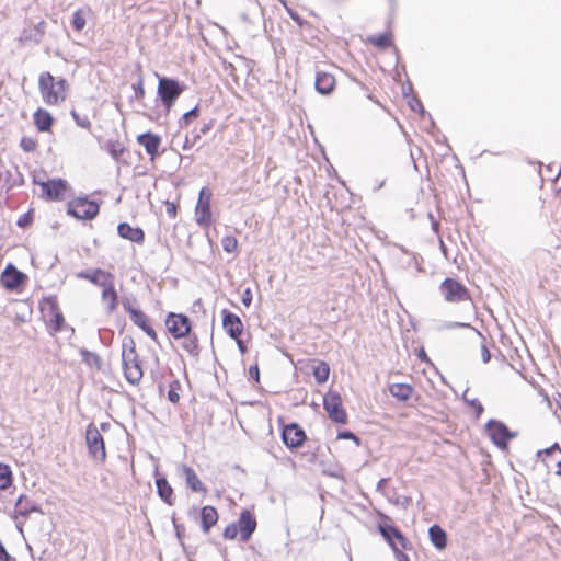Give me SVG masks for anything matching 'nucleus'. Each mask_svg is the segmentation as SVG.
<instances>
[{"instance_id": "1", "label": "nucleus", "mask_w": 561, "mask_h": 561, "mask_svg": "<svg viewBox=\"0 0 561 561\" xmlns=\"http://www.w3.org/2000/svg\"><path fill=\"white\" fill-rule=\"evenodd\" d=\"M38 89L47 105H56L60 101H65L68 82L65 78L55 80L49 71H44L38 78Z\"/></svg>"}, {"instance_id": "2", "label": "nucleus", "mask_w": 561, "mask_h": 561, "mask_svg": "<svg viewBox=\"0 0 561 561\" xmlns=\"http://www.w3.org/2000/svg\"><path fill=\"white\" fill-rule=\"evenodd\" d=\"M156 76L158 78L157 98L168 115L176 100L186 90V85L175 78L160 76L159 73H156Z\"/></svg>"}, {"instance_id": "3", "label": "nucleus", "mask_w": 561, "mask_h": 561, "mask_svg": "<svg viewBox=\"0 0 561 561\" xmlns=\"http://www.w3.org/2000/svg\"><path fill=\"white\" fill-rule=\"evenodd\" d=\"M100 213V204L87 196L75 197L67 204V214L79 220H92Z\"/></svg>"}, {"instance_id": "4", "label": "nucleus", "mask_w": 561, "mask_h": 561, "mask_svg": "<svg viewBox=\"0 0 561 561\" xmlns=\"http://www.w3.org/2000/svg\"><path fill=\"white\" fill-rule=\"evenodd\" d=\"M377 529L390 548L400 545L402 549H412V545L404 534L392 523L387 515H381Z\"/></svg>"}, {"instance_id": "5", "label": "nucleus", "mask_w": 561, "mask_h": 561, "mask_svg": "<svg viewBox=\"0 0 561 561\" xmlns=\"http://www.w3.org/2000/svg\"><path fill=\"white\" fill-rule=\"evenodd\" d=\"M485 432L491 442L501 450L507 449L510 442L518 435L517 432L511 431L504 422L495 419L488 421Z\"/></svg>"}, {"instance_id": "6", "label": "nucleus", "mask_w": 561, "mask_h": 561, "mask_svg": "<svg viewBox=\"0 0 561 561\" xmlns=\"http://www.w3.org/2000/svg\"><path fill=\"white\" fill-rule=\"evenodd\" d=\"M323 409L332 422L336 424L347 423V413L342 405V398L337 391L330 390L324 394Z\"/></svg>"}, {"instance_id": "7", "label": "nucleus", "mask_w": 561, "mask_h": 561, "mask_svg": "<svg viewBox=\"0 0 561 561\" xmlns=\"http://www.w3.org/2000/svg\"><path fill=\"white\" fill-rule=\"evenodd\" d=\"M439 291L447 302H460L470 299L468 288L453 277H446L440 283Z\"/></svg>"}, {"instance_id": "8", "label": "nucleus", "mask_w": 561, "mask_h": 561, "mask_svg": "<svg viewBox=\"0 0 561 561\" xmlns=\"http://www.w3.org/2000/svg\"><path fill=\"white\" fill-rule=\"evenodd\" d=\"M122 306L129 314L131 322L142 330L151 340L157 342L158 335L150 324L148 316L141 309L134 307L128 298L122 300Z\"/></svg>"}, {"instance_id": "9", "label": "nucleus", "mask_w": 561, "mask_h": 561, "mask_svg": "<svg viewBox=\"0 0 561 561\" xmlns=\"http://www.w3.org/2000/svg\"><path fill=\"white\" fill-rule=\"evenodd\" d=\"M164 322L168 332L175 340L186 337L192 330L191 319L184 313L169 312Z\"/></svg>"}, {"instance_id": "10", "label": "nucleus", "mask_w": 561, "mask_h": 561, "mask_svg": "<svg viewBox=\"0 0 561 561\" xmlns=\"http://www.w3.org/2000/svg\"><path fill=\"white\" fill-rule=\"evenodd\" d=\"M85 442L89 455L100 461H105L106 449L104 438L94 424H89L85 431Z\"/></svg>"}, {"instance_id": "11", "label": "nucleus", "mask_w": 561, "mask_h": 561, "mask_svg": "<svg viewBox=\"0 0 561 561\" xmlns=\"http://www.w3.org/2000/svg\"><path fill=\"white\" fill-rule=\"evenodd\" d=\"M211 191L204 186L198 193V199L195 206V220L201 227H209L211 225Z\"/></svg>"}, {"instance_id": "12", "label": "nucleus", "mask_w": 561, "mask_h": 561, "mask_svg": "<svg viewBox=\"0 0 561 561\" xmlns=\"http://www.w3.org/2000/svg\"><path fill=\"white\" fill-rule=\"evenodd\" d=\"M34 183L42 187L43 197L49 202L61 201L69 187L68 182L60 178L49 179L47 181H37L34 179Z\"/></svg>"}, {"instance_id": "13", "label": "nucleus", "mask_w": 561, "mask_h": 561, "mask_svg": "<svg viewBox=\"0 0 561 561\" xmlns=\"http://www.w3.org/2000/svg\"><path fill=\"white\" fill-rule=\"evenodd\" d=\"M280 437L284 445L289 449L301 447L307 439L305 430L296 422L284 425Z\"/></svg>"}, {"instance_id": "14", "label": "nucleus", "mask_w": 561, "mask_h": 561, "mask_svg": "<svg viewBox=\"0 0 561 561\" xmlns=\"http://www.w3.org/2000/svg\"><path fill=\"white\" fill-rule=\"evenodd\" d=\"M26 279V274L18 270L13 263H8L0 275V284L10 291L21 288Z\"/></svg>"}, {"instance_id": "15", "label": "nucleus", "mask_w": 561, "mask_h": 561, "mask_svg": "<svg viewBox=\"0 0 561 561\" xmlns=\"http://www.w3.org/2000/svg\"><path fill=\"white\" fill-rule=\"evenodd\" d=\"M122 367L124 376L130 385L136 386L140 382L144 376V370L138 354L122 358Z\"/></svg>"}, {"instance_id": "16", "label": "nucleus", "mask_w": 561, "mask_h": 561, "mask_svg": "<svg viewBox=\"0 0 561 561\" xmlns=\"http://www.w3.org/2000/svg\"><path fill=\"white\" fill-rule=\"evenodd\" d=\"M221 317L222 327L227 335L230 339L238 341V337L242 335L244 329L240 317L228 309H222Z\"/></svg>"}, {"instance_id": "17", "label": "nucleus", "mask_w": 561, "mask_h": 561, "mask_svg": "<svg viewBox=\"0 0 561 561\" xmlns=\"http://www.w3.org/2000/svg\"><path fill=\"white\" fill-rule=\"evenodd\" d=\"M32 513L44 514L39 504L31 500L27 495L21 494L15 501L12 518L27 519Z\"/></svg>"}, {"instance_id": "18", "label": "nucleus", "mask_w": 561, "mask_h": 561, "mask_svg": "<svg viewBox=\"0 0 561 561\" xmlns=\"http://www.w3.org/2000/svg\"><path fill=\"white\" fill-rule=\"evenodd\" d=\"M236 524L239 528L240 539L243 542L250 540L257 526L255 515L247 508L242 510Z\"/></svg>"}, {"instance_id": "19", "label": "nucleus", "mask_w": 561, "mask_h": 561, "mask_svg": "<svg viewBox=\"0 0 561 561\" xmlns=\"http://www.w3.org/2000/svg\"><path fill=\"white\" fill-rule=\"evenodd\" d=\"M161 137L150 130L137 136V142L144 147L146 153L154 160L159 156V148L161 146Z\"/></svg>"}, {"instance_id": "20", "label": "nucleus", "mask_w": 561, "mask_h": 561, "mask_svg": "<svg viewBox=\"0 0 561 561\" xmlns=\"http://www.w3.org/2000/svg\"><path fill=\"white\" fill-rule=\"evenodd\" d=\"M537 459L541 460L547 468L558 467L557 473L561 472V448L557 443L552 446L537 451Z\"/></svg>"}, {"instance_id": "21", "label": "nucleus", "mask_w": 561, "mask_h": 561, "mask_svg": "<svg viewBox=\"0 0 561 561\" xmlns=\"http://www.w3.org/2000/svg\"><path fill=\"white\" fill-rule=\"evenodd\" d=\"M154 483L157 488V494L160 497V500L170 506L173 505V488L171 486L167 478L159 473L158 468H156L154 470Z\"/></svg>"}, {"instance_id": "22", "label": "nucleus", "mask_w": 561, "mask_h": 561, "mask_svg": "<svg viewBox=\"0 0 561 561\" xmlns=\"http://www.w3.org/2000/svg\"><path fill=\"white\" fill-rule=\"evenodd\" d=\"M77 277L80 279H87L93 285L101 287L107 283L108 278H115L114 274L100 267L80 271L77 273Z\"/></svg>"}, {"instance_id": "23", "label": "nucleus", "mask_w": 561, "mask_h": 561, "mask_svg": "<svg viewBox=\"0 0 561 561\" xmlns=\"http://www.w3.org/2000/svg\"><path fill=\"white\" fill-rule=\"evenodd\" d=\"M117 234L125 240L131 241L139 245L145 242V231L140 227H133L128 222H119L117 226Z\"/></svg>"}, {"instance_id": "24", "label": "nucleus", "mask_w": 561, "mask_h": 561, "mask_svg": "<svg viewBox=\"0 0 561 561\" xmlns=\"http://www.w3.org/2000/svg\"><path fill=\"white\" fill-rule=\"evenodd\" d=\"M335 78L329 72L318 71L314 80V89L319 94L330 95L335 89Z\"/></svg>"}, {"instance_id": "25", "label": "nucleus", "mask_w": 561, "mask_h": 561, "mask_svg": "<svg viewBox=\"0 0 561 561\" xmlns=\"http://www.w3.org/2000/svg\"><path fill=\"white\" fill-rule=\"evenodd\" d=\"M181 470H182L183 477L185 479L186 486L192 492H196V493L202 492L204 494L207 493V488L201 481V479L198 478V476L196 474L195 470L192 467H190L187 465H182Z\"/></svg>"}, {"instance_id": "26", "label": "nucleus", "mask_w": 561, "mask_h": 561, "mask_svg": "<svg viewBox=\"0 0 561 561\" xmlns=\"http://www.w3.org/2000/svg\"><path fill=\"white\" fill-rule=\"evenodd\" d=\"M34 125L41 133L50 131L55 123L53 115L45 108L38 107L33 114Z\"/></svg>"}, {"instance_id": "27", "label": "nucleus", "mask_w": 561, "mask_h": 561, "mask_svg": "<svg viewBox=\"0 0 561 561\" xmlns=\"http://www.w3.org/2000/svg\"><path fill=\"white\" fill-rule=\"evenodd\" d=\"M115 278H108L107 283L102 287V300L107 301L106 312L112 313L118 306V294L114 286Z\"/></svg>"}, {"instance_id": "28", "label": "nucleus", "mask_w": 561, "mask_h": 561, "mask_svg": "<svg viewBox=\"0 0 561 561\" xmlns=\"http://www.w3.org/2000/svg\"><path fill=\"white\" fill-rule=\"evenodd\" d=\"M201 528L204 534H208L218 522V512L213 505H206L201 508Z\"/></svg>"}, {"instance_id": "29", "label": "nucleus", "mask_w": 561, "mask_h": 561, "mask_svg": "<svg viewBox=\"0 0 561 561\" xmlns=\"http://www.w3.org/2000/svg\"><path fill=\"white\" fill-rule=\"evenodd\" d=\"M428 537L432 545L439 551L446 549L448 537L446 530L438 524H434L428 528Z\"/></svg>"}, {"instance_id": "30", "label": "nucleus", "mask_w": 561, "mask_h": 561, "mask_svg": "<svg viewBox=\"0 0 561 561\" xmlns=\"http://www.w3.org/2000/svg\"><path fill=\"white\" fill-rule=\"evenodd\" d=\"M390 394L400 402H407L414 392V389L409 383H392L389 387Z\"/></svg>"}, {"instance_id": "31", "label": "nucleus", "mask_w": 561, "mask_h": 561, "mask_svg": "<svg viewBox=\"0 0 561 561\" xmlns=\"http://www.w3.org/2000/svg\"><path fill=\"white\" fill-rule=\"evenodd\" d=\"M312 375L317 383L322 385L328 381L330 376V366L327 362L320 360L318 365L313 366Z\"/></svg>"}, {"instance_id": "32", "label": "nucleus", "mask_w": 561, "mask_h": 561, "mask_svg": "<svg viewBox=\"0 0 561 561\" xmlns=\"http://www.w3.org/2000/svg\"><path fill=\"white\" fill-rule=\"evenodd\" d=\"M408 105L413 112H417L422 117L428 116L431 127L436 128L435 122L432 118V116L425 111L421 100L417 98V95H410V99L408 100Z\"/></svg>"}, {"instance_id": "33", "label": "nucleus", "mask_w": 561, "mask_h": 561, "mask_svg": "<svg viewBox=\"0 0 561 561\" xmlns=\"http://www.w3.org/2000/svg\"><path fill=\"white\" fill-rule=\"evenodd\" d=\"M13 483V474L9 465L0 462V490H8Z\"/></svg>"}, {"instance_id": "34", "label": "nucleus", "mask_w": 561, "mask_h": 561, "mask_svg": "<svg viewBox=\"0 0 561 561\" xmlns=\"http://www.w3.org/2000/svg\"><path fill=\"white\" fill-rule=\"evenodd\" d=\"M470 329L472 330L478 336H480L481 339L485 340L484 335L478 330L476 329L474 327H472L470 323H466V322H457V321H447V322H444L442 323L437 330L438 331H443V330H453V329Z\"/></svg>"}, {"instance_id": "35", "label": "nucleus", "mask_w": 561, "mask_h": 561, "mask_svg": "<svg viewBox=\"0 0 561 561\" xmlns=\"http://www.w3.org/2000/svg\"><path fill=\"white\" fill-rule=\"evenodd\" d=\"M79 353H80V356H81L83 363H85L87 365H89L91 367H95L96 369H101L102 359L96 353L91 352L87 348H81Z\"/></svg>"}, {"instance_id": "36", "label": "nucleus", "mask_w": 561, "mask_h": 561, "mask_svg": "<svg viewBox=\"0 0 561 561\" xmlns=\"http://www.w3.org/2000/svg\"><path fill=\"white\" fill-rule=\"evenodd\" d=\"M5 182L8 184V190L24 185V176L18 165H14V172L7 171Z\"/></svg>"}, {"instance_id": "37", "label": "nucleus", "mask_w": 561, "mask_h": 561, "mask_svg": "<svg viewBox=\"0 0 561 561\" xmlns=\"http://www.w3.org/2000/svg\"><path fill=\"white\" fill-rule=\"evenodd\" d=\"M201 115L199 104H196L193 108L185 112L179 119L178 125L179 128H186L194 119H196Z\"/></svg>"}, {"instance_id": "38", "label": "nucleus", "mask_w": 561, "mask_h": 561, "mask_svg": "<svg viewBox=\"0 0 561 561\" xmlns=\"http://www.w3.org/2000/svg\"><path fill=\"white\" fill-rule=\"evenodd\" d=\"M105 150L108 152V154L114 159V160H119V158L122 157V154L124 153L125 151V147L124 145L119 141V140H112V139H108L106 142H105Z\"/></svg>"}, {"instance_id": "39", "label": "nucleus", "mask_w": 561, "mask_h": 561, "mask_svg": "<svg viewBox=\"0 0 561 561\" xmlns=\"http://www.w3.org/2000/svg\"><path fill=\"white\" fill-rule=\"evenodd\" d=\"M49 317L50 334L58 333L66 327L65 317L60 310L54 312Z\"/></svg>"}, {"instance_id": "40", "label": "nucleus", "mask_w": 561, "mask_h": 561, "mask_svg": "<svg viewBox=\"0 0 561 561\" xmlns=\"http://www.w3.org/2000/svg\"><path fill=\"white\" fill-rule=\"evenodd\" d=\"M87 11L88 10H84V9H77L72 13L71 26L73 27L75 31L81 32L85 27V24H87L85 13H87Z\"/></svg>"}, {"instance_id": "41", "label": "nucleus", "mask_w": 561, "mask_h": 561, "mask_svg": "<svg viewBox=\"0 0 561 561\" xmlns=\"http://www.w3.org/2000/svg\"><path fill=\"white\" fill-rule=\"evenodd\" d=\"M369 42L378 48L385 49L391 46L392 38L388 33H379L369 37Z\"/></svg>"}, {"instance_id": "42", "label": "nucleus", "mask_w": 561, "mask_h": 561, "mask_svg": "<svg viewBox=\"0 0 561 561\" xmlns=\"http://www.w3.org/2000/svg\"><path fill=\"white\" fill-rule=\"evenodd\" d=\"M41 310L42 312L47 311L48 316L53 314L56 311H59V305L56 296H47L44 297L41 301Z\"/></svg>"}, {"instance_id": "43", "label": "nucleus", "mask_w": 561, "mask_h": 561, "mask_svg": "<svg viewBox=\"0 0 561 561\" xmlns=\"http://www.w3.org/2000/svg\"><path fill=\"white\" fill-rule=\"evenodd\" d=\"M182 347L194 357L199 355L198 339L196 335H187V339L182 343Z\"/></svg>"}, {"instance_id": "44", "label": "nucleus", "mask_w": 561, "mask_h": 561, "mask_svg": "<svg viewBox=\"0 0 561 561\" xmlns=\"http://www.w3.org/2000/svg\"><path fill=\"white\" fill-rule=\"evenodd\" d=\"M137 354L136 344L131 336H125L122 343V358Z\"/></svg>"}, {"instance_id": "45", "label": "nucleus", "mask_w": 561, "mask_h": 561, "mask_svg": "<svg viewBox=\"0 0 561 561\" xmlns=\"http://www.w3.org/2000/svg\"><path fill=\"white\" fill-rule=\"evenodd\" d=\"M181 390V382L178 380V379H174L170 382L169 385V390H168V400L171 402V403H178L180 401V394H179V391Z\"/></svg>"}, {"instance_id": "46", "label": "nucleus", "mask_w": 561, "mask_h": 561, "mask_svg": "<svg viewBox=\"0 0 561 561\" xmlns=\"http://www.w3.org/2000/svg\"><path fill=\"white\" fill-rule=\"evenodd\" d=\"M238 240L233 236H225L221 239V245L225 252L234 253L238 250Z\"/></svg>"}, {"instance_id": "47", "label": "nucleus", "mask_w": 561, "mask_h": 561, "mask_svg": "<svg viewBox=\"0 0 561 561\" xmlns=\"http://www.w3.org/2000/svg\"><path fill=\"white\" fill-rule=\"evenodd\" d=\"M137 81L131 85L134 90V98L138 100H142L145 98V87H144V77L141 70L139 69Z\"/></svg>"}, {"instance_id": "48", "label": "nucleus", "mask_w": 561, "mask_h": 561, "mask_svg": "<svg viewBox=\"0 0 561 561\" xmlns=\"http://www.w3.org/2000/svg\"><path fill=\"white\" fill-rule=\"evenodd\" d=\"M70 115L79 127L87 129V130L91 129L92 124H91L90 119L88 118V116H85V115L81 116L76 110H71Z\"/></svg>"}, {"instance_id": "49", "label": "nucleus", "mask_w": 561, "mask_h": 561, "mask_svg": "<svg viewBox=\"0 0 561 561\" xmlns=\"http://www.w3.org/2000/svg\"><path fill=\"white\" fill-rule=\"evenodd\" d=\"M337 439L353 440L357 447L362 446V439L354 432L350 430H342L337 432Z\"/></svg>"}, {"instance_id": "50", "label": "nucleus", "mask_w": 561, "mask_h": 561, "mask_svg": "<svg viewBox=\"0 0 561 561\" xmlns=\"http://www.w3.org/2000/svg\"><path fill=\"white\" fill-rule=\"evenodd\" d=\"M33 220H34V213H33V209H30L26 213L22 214L18 218L16 226L22 229H26L33 224Z\"/></svg>"}, {"instance_id": "51", "label": "nucleus", "mask_w": 561, "mask_h": 561, "mask_svg": "<svg viewBox=\"0 0 561 561\" xmlns=\"http://www.w3.org/2000/svg\"><path fill=\"white\" fill-rule=\"evenodd\" d=\"M20 147L25 152H33L36 150L37 141L34 138L23 136L20 140Z\"/></svg>"}, {"instance_id": "52", "label": "nucleus", "mask_w": 561, "mask_h": 561, "mask_svg": "<svg viewBox=\"0 0 561 561\" xmlns=\"http://www.w3.org/2000/svg\"><path fill=\"white\" fill-rule=\"evenodd\" d=\"M463 400L469 407H471L474 410L477 417H479L484 412L482 403L477 398L468 399L466 396H463Z\"/></svg>"}, {"instance_id": "53", "label": "nucleus", "mask_w": 561, "mask_h": 561, "mask_svg": "<svg viewBox=\"0 0 561 561\" xmlns=\"http://www.w3.org/2000/svg\"><path fill=\"white\" fill-rule=\"evenodd\" d=\"M172 524L174 527L175 536L182 547H184L183 538L185 536V527L176 522L175 515L172 516Z\"/></svg>"}, {"instance_id": "54", "label": "nucleus", "mask_w": 561, "mask_h": 561, "mask_svg": "<svg viewBox=\"0 0 561 561\" xmlns=\"http://www.w3.org/2000/svg\"><path fill=\"white\" fill-rule=\"evenodd\" d=\"M239 533V528L236 523H231L227 525V527L224 529L222 536L225 539L232 540L237 537Z\"/></svg>"}, {"instance_id": "55", "label": "nucleus", "mask_w": 561, "mask_h": 561, "mask_svg": "<svg viewBox=\"0 0 561 561\" xmlns=\"http://www.w3.org/2000/svg\"><path fill=\"white\" fill-rule=\"evenodd\" d=\"M192 134H193L192 138H190L188 136L185 137V140L182 146L183 150L191 149L194 145H196L199 141V139H201L199 135H196L195 130H193Z\"/></svg>"}, {"instance_id": "56", "label": "nucleus", "mask_w": 561, "mask_h": 561, "mask_svg": "<svg viewBox=\"0 0 561 561\" xmlns=\"http://www.w3.org/2000/svg\"><path fill=\"white\" fill-rule=\"evenodd\" d=\"M391 550L397 561H410L409 556L403 552L404 549H402L400 545H396Z\"/></svg>"}, {"instance_id": "57", "label": "nucleus", "mask_w": 561, "mask_h": 561, "mask_svg": "<svg viewBox=\"0 0 561 561\" xmlns=\"http://www.w3.org/2000/svg\"><path fill=\"white\" fill-rule=\"evenodd\" d=\"M249 379H251L253 382L259 383L260 382V368L257 364L251 365L248 370Z\"/></svg>"}, {"instance_id": "58", "label": "nucleus", "mask_w": 561, "mask_h": 561, "mask_svg": "<svg viewBox=\"0 0 561 561\" xmlns=\"http://www.w3.org/2000/svg\"><path fill=\"white\" fill-rule=\"evenodd\" d=\"M214 124H215L214 119H209L208 122H204L202 124L201 128L198 130H195V134L199 135V138H201L203 135L208 134L213 129Z\"/></svg>"}, {"instance_id": "59", "label": "nucleus", "mask_w": 561, "mask_h": 561, "mask_svg": "<svg viewBox=\"0 0 561 561\" xmlns=\"http://www.w3.org/2000/svg\"><path fill=\"white\" fill-rule=\"evenodd\" d=\"M393 503L402 508H407L411 503V499L409 496L398 495L393 500Z\"/></svg>"}, {"instance_id": "60", "label": "nucleus", "mask_w": 561, "mask_h": 561, "mask_svg": "<svg viewBox=\"0 0 561 561\" xmlns=\"http://www.w3.org/2000/svg\"><path fill=\"white\" fill-rule=\"evenodd\" d=\"M252 299H253V296H252V291L250 288H245L242 293V296H241V301L242 304L245 306V307H250V305L252 304Z\"/></svg>"}, {"instance_id": "61", "label": "nucleus", "mask_w": 561, "mask_h": 561, "mask_svg": "<svg viewBox=\"0 0 561 561\" xmlns=\"http://www.w3.org/2000/svg\"><path fill=\"white\" fill-rule=\"evenodd\" d=\"M402 95L408 101L410 95H415L413 93V85L410 81L402 84Z\"/></svg>"}, {"instance_id": "62", "label": "nucleus", "mask_w": 561, "mask_h": 561, "mask_svg": "<svg viewBox=\"0 0 561 561\" xmlns=\"http://www.w3.org/2000/svg\"><path fill=\"white\" fill-rule=\"evenodd\" d=\"M165 213L170 218H175L178 214V206L174 203L168 202L165 204Z\"/></svg>"}, {"instance_id": "63", "label": "nucleus", "mask_w": 561, "mask_h": 561, "mask_svg": "<svg viewBox=\"0 0 561 561\" xmlns=\"http://www.w3.org/2000/svg\"><path fill=\"white\" fill-rule=\"evenodd\" d=\"M481 357L484 364L489 363L492 357L488 346L484 343L481 345Z\"/></svg>"}, {"instance_id": "64", "label": "nucleus", "mask_w": 561, "mask_h": 561, "mask_svg": "<svg viewBox=\"0 0 561 561\" xmlns=\"http://www.w3.org/2000/svg\"><path fill=\"white\" fill-rule=\"evenodd\" d=\"M288 13L291 20L296 22L299 26L304 25L305 20L296 11L289 10Z\"/></svg>"}]
</instances>
